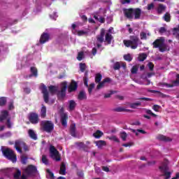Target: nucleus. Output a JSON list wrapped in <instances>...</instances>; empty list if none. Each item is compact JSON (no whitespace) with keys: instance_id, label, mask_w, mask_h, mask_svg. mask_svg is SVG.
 I'll use <instances>...</instances> for the list:
<instances>
[{"instance_id":"f257e3e1","label":"nucleus","mask_w":179,"mask_h":179,"mask_svg":"<svg viewBox=\"0 0 179 179\" xmlns=\"http://www.w3.org/2000/svg\"><path fill=\"white\" fill-rule=\"evenodd\" d=\"M104 36H105V43L107 44H111V41H113V35L110 33L106 34V29L102 28L100 31V34L96 36V41L100 43L101 44L104 43Z\"/></svg>"},{"instance_id":"f03ea898","label":"nucleus","mask_w":179,"mask_h":179,"mask_svg":"<svg viewBox=\"0 0 179 179\" xmlns=\"http://www.w3.org/2000/svg\"><path fill=\"white\" fill-rule=\"evenodd\" d=\"M141 43V40L138 36H130V40H124L123 43L127 48H131V50H136Z\"/></svg>"},{"instance_id":"7ed1b4c3","label":"nucleus","mask_w":179,"mask_h":179,"mask_svg":"<svg viewBox=\"0 0 179 179\" xmlns=\"http://www.w3.org/2000/svg\"><path fill=\"white\" fill-rule=\"evenodd\" d=\"M1 152L3 153V156H4L6 159H8V160H10L13 163H16L17 157H16V154H15L13 150L7 148L2 149Z\"/></svg>"},{"instance_id":"20e7f679","label":"nucleus","mask_w":179,"mask_h":179,"mask_svg":"<svg viewBox=\"0 0 179 179\" xmlns=\"http://www.w3.org/2000/svg\"><path fill=\"white\" fill-rule=\"evenodd\" d=\"M152 45L154 48H159L160 52H164L167 51V45L164 43V38L160 37L159 39H156L153 43Z\"/></svg>"},{"instance_id":"39448f33","label":"nucleus","mask_w":179,"mask_h":179,"mask_svg":"<svg viewBox=\"0 0 179 179\" xmlns=\"http://www.w3.org/2000/svg\"><path fill=\"white\" fill-rule=\"evenodd\" d=\"M41 127L44 132L51 134L54 131V122L51 120H43L41 122Z\"/></svg>"},{"instance_id":"423d86ee","label":"nucleus","mask_w":179,"mask_h":179,"mask_svg":"<svg viewBox=\"0 0 179 179\" xmlns=\"http://www.w3.org/2000/svg\"><path fill=\"white\" fill-rule=\"evenodd\" d=\"M27 118L30 123L33 125H37L38 122H40V117L38 116V113L36 112H31L28 114Z\"/></svg>"},{"instance_id":"0eeeda50","label":"nucleus","mask_w":179,"mask_h":179,"mask_svg":"<svg viewBox=\"0 0 179 179\" xmlns=\"http://www.w3.org/2000/svg\"><path fill=\"white\" fill-rule=\"evenodd\" d=\"M50 157L55 160L56 162H60L61 161V155H59V152L54 145H50Z\"/></svg>"},{"instance_id":"6e6552de","label":"nucleus","mask_w":179,"mask_h":179,"mask_svg":"<svg viewBox=\"0 0 179 179\" xmlns=\"http://www.w3.org/2000/svg\"><path fill=\"white\" fill-rule=\"evenodd\" d=\"M61 90L57 91V97L58 99H65L66 96V89L68 87V83L66 81L61 83Z\"/></svg>"},{"instance_id":"1a4fd4ad","label":"nucleus","mask_w":179,"mask_h":179,"mask_svg":"<svg viewBox=\"0 0 179 179\" xmlns=\"http://www.w3.org/2000/svg\"><path fill=\"white\" fill-rule=\"evenodd\" d=\"M22 146H24V150H25V152L29 150V148L26 145V143L19 140L15 141V148L19 153H23V151H22Z\"/></svg>"},{"instance_id":"9d476101","label":"nucleus","mask_w":179,"mask_h":179,"mask_svg":"<svg viewBox=\"0 0 179 179\" xmlns=\"http://www.w3.org/2000/svg\"><path fill=\"white\" fill-rule=\"evenodd\" d=\"M41 90L43 95V100L45 103H48L50 101V94L48 93V90L47 89V86L45 85L42 84L41 86Z\"/></svg>"},{"instance_id":"9b49d317","label":"nucleus","mask_w":179,"mask_h":179,"mask_svg":"<svg viewBox=\"0 0 179 179\" xmlns=\"http://www.w3.org/2000/svg\"><path fill=\"white\" fill-rule=\"evenodd\" d=\"M123 13L127 19H134V8H124Z\"/></svg>"},{"instance_id":"f8f14e48","label":"nucleus","mask_w":179,"mask_h":179,"mask_svg":"<svg viewBox=\"0 0 179 179\" xmlns=\"http://www.w3.org/2000/svg\"><path fill=\"white\" fill-rule=\"evenodd\" d=\"M25 173L28 176H31V174H36V173H37V167L34 165H29L25 169Z\"/></svg>"},{"instance_id":"ddd939ff","label":"nucleus","mask_w":179,"mask_h":179,"mask_svg":"<svg viewBox=\"0 0 179 179\" xmlns=\"http://www.w3.org/2000/svg\"><path fill=\"white\" fill-rule=\"evenodd\" d=\"M76 90H78V83L72 80L69 85L68 92L69 93H72V92H76Z\"/></svg>"},{"instance_id":"4468645a","label":"nucleus","mask_w":179,"mask_h":179,"mask_svg":"<svg viewBox=\"0 0 179 179\" xmlns=\"http://www.w3.org/2000/svg\"><path fill=\"white\" fill-rule=\"evenodd\" d=\"M159 170H162L163 171V176L164 177H165L164 179H170L171 178V172L168 171V169L166 168V166H159Z\"/></svg>"},{"instance_id":"2eb2a0df","label":"nucleus","mask_w":179,"mask_h":179,"mask_svg":"<svg viewBox=\"0 0 179 179\" xmlns=\"http://www.w3.org/2000/svg\"><path fill=\"white\" fill-rule=\"evenodd\" d=\"M142 15V10L139 8H134V15L135 20L141 19Z\"/></svg>"},{"instance_id":"dca6fc26","label":"nucleus","mask_w":179,"mask_h":179,"mask_svg":"<svg viewBox=\"0 0 179 179\" xmlns=\"http://www.w3.org/2000/svg\"><path fill=\"white\" fill-rule=\"evenodd\" d=\"M48 40H50V34H48L47 33L42 34V35L41 36V38H40L41 44H44L45 43H47V41H48Z\"/></svg>"},{"instance_id":"f3484780","label":"nucleus","mask_w":179,"mask_h":179,"mask_svg":"<svg viewBox=\"0 0 179 179\" xmlns=\"http://www.w3.org/2000/svg\"><path fill=\"white\" fill-rule=\"evenodd\" d=\"M61 122L62 127H67L68 125V115L66 113H64L61 116Z\"/></svg>"},{"instance_id":"a211bd4d","label":"nucleus","mask_w":179,"mask_h":179,"mask_svg":"<svg viewBox=\"0 0 179 179\" xmlns=\"http://www.w3.org/2000/svg\"><path fill=\"white\" fill-rule=\"evenodd\" d=\"M157 139H158V141H162V142H171V138L163 134L158 135Z\"/></svg>"},{"instance_id":"6ab92c4d","label":"nucleus","mask_w":179,"mask_h":179,"mask_svg":"<svg viewBox=\"0 0 179 179\" xmlns=\"http://www.w3.org/2000/svg\"><path fill=\"white\" fill-rule=\"evenodd\" d=\"M8 117H9V112H8V110H3L0 115V122H2V121L8 120Z\"/></svg>"},{"instance_id":"aec40b11","label":"nucleus","mask_w":179,"mask_h":179,"mask_svg":"<svg viewBox=\"0 0 179 179\" xmlns=\"http://www.w3.org/2000/svg\"><path fill=\"white\" fill-rule=\"evenodd\" d=\"M113 111H115L116 113H132L131 110L126 109L122 107H117L113 109Z\"/></svg>"},{"instance_id":"412c9836","label":"nucleus","mask_w":179,"mask_h":179,"mask_svg":"<svg viewBox=\"0 0 179 179\" xmlns=\"http://www.w3.org/2000/svg\"><path fill=\"white\" fill-rule=\"evenodd\" d=\"M78 99L80 101L87 100V96L86 95V92H85L84 90L80 91L78 95Z\"/></svg>"},{"instance_id":"4be33fe9","label":"nucleus","mask_w":179,"mask_h":179,"mask_svg":"<svg viewBox=\"0 0 179 179\" xmlns=\"http://www.w3.org/2000/svg\"><path fill=\"white\" fill-rule=\"evenodd\" d=\"M59 174L62 176H65L66 174V165L65 162H62L60 166Z\"/></svg>"},{"instance_id":"5701e85b","label":"nucleus","mask_w":179,"mask_h":179,"mask_svg":"<svg viewBox=\"0 0 179 179\" xmlns=\"http://www.w3.org/2000/svg\"><path fill=\"white\" fill-rule=\"evenodd\" d=\"M166 6H164V4H159L158 7L157 8V12L158 13V15H162V13H163V12H164V10H166Z\"/></svg>"},{"instance_id":"b1692460","label":"nucleus","mask_w":179,"mask_h":179,"mask_svg":"<svg viewBox=\"0 0 179 179\" xmlns=\"http://www.w3.org/2000/svg\"><path fill=\"white\" fill-rule=\"evenodd\" d=\"M41 118H45L47 117V107L44 104H42L41 109Z\"/></svg>"},{"instance_id":"393cba45","label":"nucleus","mask_w":179,"mask_h":179,"mask_svg":"<svg viewBox=\"0 0 179 179\" xmlns=\"http://www.w3.org/2000/svg\"><path fill=\"white\" fill-rule=\"evenodd\" d=\"M70 134L71 136H76V124H72L70 126Z\"/></svg>"},{"instance_id":"a878e982","label":"nucleus","mask_w":179,"mask_h":179,"mask_svg":"<svg viewBox=\"0 0 179 179\" xmlns=\"http://www.w3.org/2000/svg\"><path fill=\"white\" fill-rule=\"evenodd\" d=\"M30 71L31 74L29 75V78H31V76H34L35 78H37V76H38L37 68L34 66H31L30 68Z\"/></svg>"},{"instance_id":"bb28decb","label":"nucleus","mask_w":179,"mask_h":179,"mask_svg":"<svg viewBox=\"0 0 179 179\" xmlns=\"http://www.w3.org/2000/svg\"><path fill=\"white\" fill-rule=\"evenodd\" d=\"M29 136L33 139L34 141H37V134H36V132L33 129H29L28 131Z\"/></svg>"},{"instance_id":"cd10ccee","label":"nucleus","mask_w":179,"mask_h":179,"mask_svg":"<svg viewBox=\"0 0 179 179\" xmlns=\"http://www.w3.org/2000/svg\"><path fill=\"white\" fill-rule=\"evenodd\" d=\"M76 107V102H75L73 100L69 101V108L70 111H73Z\"/></svg>"},{"instance_id":"c85d7f7f","label":"nucleus","mask_w":179,"mask_h":179,"mask_svg":"<svg viewBox=\"0 0 179 179\" xmlns=\"http://www.w3.org/2000/svg\"><path fill=\"white\" fill-rule=\"evenodd\" d=\"M48 89L51 94H55V93H57V92H58V87L55 85H50L48 87Z\"/></svg>"},{"instance_id":"c756f323","label":"nucleus","mask_w":179,"mask_h":179,"mask_svg":"<svg viewBox=\"0 0 179 179\" xmlns=\"http://www.w3.org/2000/svg\"><path fill=\"white\" fill-rule=\"evenodd\" d=\"M78 146L80 148V149H83L84 152H88L89 150V146L86 145L83 142L78 143Z\"/></svg>"},{"instance_id":"7c9ffc66","label":"nucleus","mask_w":179,"mask_h":179,"mask_svg":"<svg viewBox=\"0 0 179 179\" xmlns=\"http://www.w3.org/2000/svg\"><path fill=\"white\" fill-rule=\"evenodd\" d=\"M95 145H96V146L99 148H103V146H106L107 145V143L105 141L99 140V141H95Z\"/></svg>"},{"instance_id":"2f4dec72","label":"nucleus","mask_w":179,"mask_h":179,"mask_svg":"<svg viewBox=\"0 0 179 179\" xmlns=\"http://www.w3.org/2000/svg\"><path fill=\"white\" fill-rule=\"evenodd\" d=\"M103 135H104V134L100 130H97L93 134V136L96 138V139H100Z\"/></svg>"},{"instance_id":"473e14b6","label":"nucleus","mask_w":179,"mask_h":179,"mask_svg":"<svg viewBox=\"0 0 179 179\" xmlns=\"http://www.w3.org/2000/svg\"><path fill=\"white\" fill-rule=\"evenodd\" d=\"M102 78H103V76L101 75V73H96L95 76V83H100V82H101Z\"/></svg>"},{"instance_id":"72a5a7b5","label":"nucleus","mask_w":179,"mask_h":179,"mask_svg":"<svg viewBox=\"0 0 179 179\" xmlns=\"http://www.w3.org/2000/svg\"><path fill=\"white\" fill-rule=\"evenodd\" d=\"M146 58H148V55H146V53H141L138 56V60L141 62H143V61H145V59H146Z\"/></svg>"},{"instance_id":"f704fd0d","label":"nucleus","mask_w":179,"mask_h":179,"mask_svg":"<svg viewBox=\"0 0 179 179\" xmlns=\"http://www.w3.org/2000/svg\"><path fill=\"white\" fill-rule=\"evenodd\" d=\"M22 176V171L19 169H16V172L13 175V178L15 179H20V176Z\"/></svg>"},{"instance_id":"c9c22d12","label":"nucleus","mask_w":179,"mask_h":179,"mask_svg":"<svg viewBox=\"0 0 179 179\" xmlns=\"http://www.w3.org/2000/svg\"><path fill=\"white\" fill-rule=\"evenodd\" d=\"M6 101H7L6 97L5 96L0 97V106L3 107V106L6 104Z\"/></svg>"},{"instance_id":"e433bc0d","label":"nucleus","mask_w":179,"mask_h":179,"mask_svg":"<svg viewBox=\"0 0 179 179\" xmlns=\"http://www.w3.org/2000/svg\"><path fill=\"white\" fill-rule=\"evenodd\" d=\"M139 106H142V103L136 102L129 104L130 108H136V107H139Z\"/></svg>"},{"instance_id":"4c0bfd02","label":"nucleus","mask_w":179,"mask_h":179,"mask_svg":"<svg viewBox=\"0 0 179 179\" xmlns=\"http://www.w3.org/2000/svg\"><path fill=\"white\" fill-rule=\"evenodd\" d=\"M163 18L165 20V22H167L171 20V16H170V13H165Z\"/></svg>"},{"instance_id":"58836bf2","label":"nucleus","mask_w":179,"mask_h":179,"mask_svg":"<svg viewBox=\"0 0 179 179\" xmlns=\"http://www.w3.org/2000/svg\"><path fill=\"white\" fill-rule=\"evenodd\" d=\"M113 69L114 71H118L121 69V64H120L118 62H116L113 65Z\"/></svg>"},{"instance_id":"ea45409f","label":"nucleus","mask_w":179,"mask_h":179,"mask_svg":"<svg viewBox=\"0 0 179 179\" xmlns=\"http://www.w3.org/2000/svg\"><path fill=\"white\" fill-rule=\"evenodd\" d=\"M139 69V67L138 66H133V67L131 69V72L132 75H135L138 73V70Z\"/></svg>"},{"instance_id":"a19ab883","label":"nucleus","mask_w":179,"mask_h":179,"mask_svg":"<svg viewBox=\"0 0 179 179\" xmlns=\"http://www.w3.org/2000/svg\"><path fill=\"white\" fill-rule=\"evenodd\" d=\"M124 59L128 62H131L132 61V57H131L130 54L125 55H124Z\"/></svg>"},{"instance_id":"79ce46f5","label":"nucleus","mask_w":179,"mask_h":179,"mask_svg":"<svg viewBox=\"0 0 179 179\" xmlns=\"http://www.w3.org/2000/svg\"><path fill=\"white\" fill-rule=\"evenodd\" d=\"M152 93H157L159 94V97H162V99H164V97H167V95H166V94H164L162 92H159V91L152 90Z\"/></svg>"},{"instance_id":"37998d69","label":"nucleus","mask_w":179,"mask_h":179,"mask_svg":"<svg viewBox=\"0 0 179 179\" xmlns=\"http://www.w3.org/2000/svg\"><path fill=\"white\" fill-rule=\"evenodd\" d=\"M93 89H94V83H91L90 86H88V93L90 95L92 94Z\"/></svg>"},{"instance_id":"c03bdc74","label":"nucleus","mask_w":179,"mask_h":179,"mask_svg":"<svg viewBox=\"0 0 179 179\" xmlns=\"http://www.w3.org/2000/svg\"><path fill=\"white\" fill-rule=\"evenodd\" d=\"M80 71L81 72H85V71H86V64L80 63Z\"/></svg>"},{"instance_id":"a18cd8bd","label":"nucleus","mask_w":179,"mask_h":179,"mask_svg":"<svg viewBox=\"0 0 179 179\" xmlns=\"http://www.w3.org/2000/svg\"><path fill=\"white\" fill-rule=\"evenodd\" d=\"M98 83L96 86L97 90H100V89H103V87H104L105 83H103V81L102 82L99 81V83Z\"/></svg>"},{"instance_id":"49530a36","label":"nucleus","mask_w":179,"mask_h":179,"mask_svg":"<svg viewBox=\"0 0 179 179\" xmlns=\"http://www.w3.org/2000/svg\"><path fill=\"white\" fill-rule=\"evenodd\" d=\"M46 173L48 174V178L54 179V173H52L50 169H46Z\"/></svg>"},{"instance_id":"de8ad7c7","label":"nucleus","mask_w":179,"mask_h":179,"mask_svg":"<svg viewBox=\"0 0 179 179\" xmlns=\"http://www.w3.org/2000/svg\"><path fill=\"white\" fill-rule=\"evenodd\" d=\"M42 162L46 166L48 164V159H47L46 155H42Z\"/></svg>"},{"instance_id":"09e8293b","label":"nucleus","mask_w":179,"mask_h":179,"mask_svg":"<svg viewBox=\"0 0 179 179\" xmlns=\"http://www.w3.org/2000/svg\"><path fill=\"white\" fill-rule=\"evenodd\" d=\"M141 40H147L148 36L145 32H141L140 34Z\"/></svg>"},{"instance_id":"8fccbe9b","label":"nucleus","mask_w":179,"mask_h":179,"mask_svg":"<svg viewBox=\"0 0 179 179\" xmlns=\"http://www.w3.org/2000/svg\"><path fill=\"white\" fill-rule=\"evenodd\" d=\"M128 135L127 134L126 132L123 131L120 134V138L122 139V141H127V138Z\"/></svg>"},{"instance_id":"3c124183","label":"nucleus","mask_w":179,"mask_h":179,"mask_svg":"<svg viewBox=\"0 0 179 179\" xmlns=\"http://www.w3.org/2000/svg\"><path fill=\"white\" fill-rule=\"evenodd\" d=\"M21 162L22 164H27V157L22 156L21 157Z\"/></svg>"},{"instance_id":"603ef678","label":"nucleus","mask_w":179,"mask_h":179,"mask_svg":"<svg viewBox=\"0 0 179 179\" xmlns=\"http://www.w3.org/2000/svg\"><path fill=\"white\" fill-rule=\"evenodd\" d=\"M176 78H177V79L175 80L173 82V85H174V86H178L179 85V74L176 75Z\"/></svg>"},{"instance_id":"864d4df0","label":"nucleus","mask_w":179,"mask_h":179,"mask_svg":"<svg viewBox=\"0 0 179 179\" xmlns=\"http://www.w3.org/2000/svg\"><path fill=\"white\" fill-rule=\"evenodd\" d=\"M160 108H162V106L159 105H154L152 106V110H154V111H156L157 113H159V110H160Z\"/></svg>"},{"instance_id":"5fc2aeb1","label":"nucleus","mask_w":179,"mask_h":179,"mask_svg":"<svg viewBox=\"0 0 179 179\" xmlns=\"http://www.w3.org/2000/svg\"><path fill=\"white\" fill-rule=\"evenodd\" d=\"M148 66L150 71H152L153 69H155V64H153V63H152V62H148Z\"/></svg>"},{"instance_id":"6e6d98bb","label":"nucleus","mask_w":179,"mask_h":179,"mask_svg":"<svg viewBox=\"0 0 179 179\" xmlns=\"http://www.w3.org/2000/svg\"><path fill=\"white\" fill-rule=\"evenodd\" d=\"M147 9L148 10H152V9H155V3L148 4Z\"/></svg>"},{"instance_id":"4d7b16f0","label":"nucleus","mask_w":179,"mask_h":179,"mask_svg":"<svg viewBox=\"0 0 179 179\" xmlns=\"http://www.w3.org/2000/svg\"><path fill=\"white\" fill-rule=\"evenodd\" d=\"M78 61H82L83 59V52H80L78 53V57H77Z\"/></svg>"},{"instance_id":"13d9d810","label":"nucleus","mask_w":179,"mask_h":179,"mask_svg":"<svg viewBox=\"0 0 179 179\" xmlns=\"http://www.w3.org/2000/svg\"><path fill=\"white\" fill-rule=\"evenodd\" d=\"M166 31H167V29H166V27H162L161 28H159V33L160 34H163V33H166Z\"/></svg>"},{"instance_id":"bf43d9fd","label":"nucleus","mask_w":179,"mask_h":179,"mask_svg":"<svg viewBox=\"0 0 179 179\" xmlns=\"http://www.w3.org/2000/svg\"><path fill=\"white\" fill-rule=\"evenodd\" d=\"M83 80H84V85H85V86L86 87H89V84H88L89 78H87V77H84Z\"/></svg>"},{"instance_id":"052dcab7","label":"nucleus","mask_w":179,"mask_h":179,"mask_svg":"<svg viewBox=\"0 0 179 179\" xmlns=\"http://www.w3.org/2000/svg\"><path fill=\"white\" fill-rule=\"evenodd\" d=\"M114 93H117V92L116 91H112L111 93L106 94L104 95V99H109V97H111V94H113Z\"/></svg>"},{"instance_id":"680f3d73","label":"nucleus","mask_w":179,"mask_h":179,"mask_svg":"<svg viewBox=\"0 0 179 179\" xmlns=\"http://www.w3.org/2000/svg\"><path fill=\"white\" fill-rule=\"evenodd\" d=\"M6 125L8 128L9 129L12 128V122H10V118L7 119Z\"/></svg>"},{"instance_id":"e2e57ef3","label":"nucleus","mask_w":179,"mask_h":179,"mask_svg":"<svg viewBox=\"0 0 179 179\" xmlns=\"http://www.w3.org/2000/svg\"><path fill=\"white\" fill-rule=\"evenodd\" d=\"M146 113L149 114L150 115H152V117H157V115L153 113V112H152L150 110H146Z\"/></svg>"},{"instance_id":"0e129e2a","label":"nucleus","mask_w":179,"mask_h":179,"mask_svg":"<svg viewBox=\"0 0 179 179\" xmlns=\"http://www.w3.org/2000/svg\"><path fill=\"white\" fill-rule=\"evenodd\" d=\"M110 139L111 141H114V142H117V143H119V142H120V139H118V138H117V136H115L110 137Z\"/></svg>"},{"instance_id":"69168bd1","label":"nucleus","mask_w":179,"mask_h":179,"mask_svg":"<svg viewBox=\"0 0 179 179\" xmlns=\"http://www.w3.org/2000/svg\"><path fill=\"white\" fill-rule=\"evenodd\" d=\"M15 108V106H13V101H11L8 104V110H13Z\"/></svg>"},{"instance_id":"338daca9","label":"nucleus","mask_w":179,"mask_h":179,"mask_svg":"<svg viewBox=\"0 0 179 179\" xmlns=\"http://www.w3.org/2000/svg\"><path fill=\"white\" fill-rule=\"evenodd\" d=\"M87 32L85 31H78V36H83V34H87Z\"/></svg>"},{"instance_id":"774afa93","label":"nucleus","mask_w":179,"mask_h":179,"mask_svg":"<svg viewBox=\"0 0 179 179\" xmlns=\"http://www.w3.org/2000/svg\"><path fill=\"white\" fill-rule=\"evenodd\" d=\"M120 2L122 5H125V3H131V0H122Z\"/></svg>"}]
</instances>
